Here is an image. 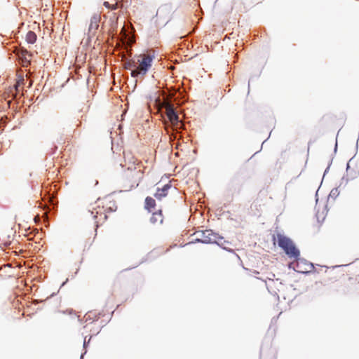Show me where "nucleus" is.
I'll return each mask as SVG.
<instances>
[{
  "label": "nucleus",
  "mask_w": 359,
  "mask_h": 359,
  "mask_svg": "<svg viewBox=\"0 0 359 359\" xmlns=\"http://www.w3.org/2000/svg\"><path fill=\"white\" fill-rule=\"evenodd\" d=\"M277 243L278 246L283 250L289 258L297 259L300 256L299 250L296 248L294 243L290 238L278 233Z\"/></svg>",
  "instance_id": "obj_2"
},
{
  "label": "nucleus",
  "mask_w": 359,
  "mask_h": 359,
  "mask_svg": "<svg viewBox=\"0 0 359 359\" xmlns=\"http://www.w3.org/2000/svg\"><path fill=\"white\" fill-rule=\"evenodd\" d=\"M349 168V164H347V170Z\"/></svg>",
  "instance_id": "obj_14"
},
{
  "label": "nucleus",
  "mask_w": 359,
  "mask_h": 359,
  "mask_svg": "<svg viewBox=\"0 0 359 359\" xmlns=\"http://www.w3.org/2000/svg\"><path fill=\"white\" fill-rule=\"evenodd\" d=\"M196 235V242L202 243H216L221 246L224 249H226L224 243H227L226 241H223V237L219 236L217 233L213 232L210 229H206L205 231H197Z\"/></svg>",
  "instance_id": "obj_1"
},
{
  "label": "nucleus",
  "mask_w": 359,
  "mask_h": 359,
  "mask_svg": "<svg viewBox=\"0 0 359 359\" xmlns=\"http://www.w3.org/2000/svg\"><path fill=\"white\" fill-rule=\"evenodd\" d=\"M26 41L29 44H34L36 40V35L32 31H29L25 36Z\"/></svg>",
  "instance_id": "obj_8"
},
{
  "label": "nucleus",
  "mask_w": 359,
  "mask_h": 359,
  "mask_svg": "<svg viewBox=\"0 0 359 359\" xmlns=\"http://www.w3.org/2000/svg\"><path fill=\"white\" fill-rule=\"evenodd\" d=\"M275 277V275L274 274H272L271 277H269L268 278L269 280H273V278Z\"/></svg>",
  "instance_id": "obj_12"
},
{
  "label": "nucleus",
  "mask_w": 359,
  "mask_h": 359,
  "mask_svg": "<svg viewBox=\"0 0 359 359\" xmlns=\"http://www.w3.org/2000/svg\"><path fill=\"white\" fill-rule=\"evenodd\" d=\"M337 144L336 143V144H335V149H337Z\"/></svg>",
  "instance_id": "obj_15"
},
{
  "label": "nucleus",
  "mask_w": 359,
  "mask_h": 359,
  "mask_svg": "<svg viewBox=\"0 0 359 359\" xmlns=\"http://www.w3.org/2000/svg\"><path fill=\"white\" fill-rule=\"evenodd\" d=\"M295 259V262H292L289 264L290 269H292L295 271L301 273H309L313 270V264L308 262L304 259H300L299 257Z\"/></svg>",
  "instance_id": "obj_4"
},
{
  "label": "nucleus",
  "mask_w": 359,
  "mask_h": 359,
  "mask_svg": "<svg viewBox=\"0 0 359 359\" xmlns=\"http://www.w3.org/2000/svg\"><path fill=\"white\" fill-rule=\"evenodd\" d=\"M171 188V185L169 184H165L162 189H157L156 192L154 194V196L158 199L161 200L163 197H165L168 194V190Z\"/></svg>",
  "instance_id": "obj_6"
},
{
  "label": "nucleus",
  "mask_w": 359,
  "mask_h": 359,
  "mask_svg": "<svg viewBox=\"0 0 359 359\" xmlns=\"http://www.w3.org/2000/svg\"><path fill=\"white\" fill-rule=\"evenodd\" d=\"M153 60L151 55H140L137 60L139 64H137L136 69H133L131 76L134 78L144 76L151 67Z\"/></svg>",
  "instance_id": "obj_3"
},
{
  "label": "nucleus",
  "mask_w": 359,
  "mask_h": 359,
  "mask_svg": "<svg viewBox=\"0 0 359 359\" xmlns=\"http://www.w3.org/2000/svg\"><path fill=\"white\" fill-rule=\"evenodd\" d=\"M155 206V200L151 197H147L145 199V208L149 211L151 210V208Z\"/></svg>",
  "instance_id": "obj_9"
},
{
  "label": "nucleus",
  "mask_w": 359,
  "mask_h": 359,
  "mask_svg": "<svg viewBox=\"0 0 359 359\" xmlns=\"http://www.w3.org/2000/svg\"><path fill=\"white\" fill-rule=\"evenodd\" d=\"M158 220H160L161 222H162L161 212L158 214L154 213L153 216L151 218V222H154V223L156 222Z\"/></svg>",
  "instance_id": "obj_11"
},
{
  "label": "nucleus",
  "mask_w": 359,
  "mask_h": 359,
  "mask_svg": "<svg viewBox=\"0 0 359 359\" xmlns=\"http://www.w3.org/2000/svg\"><path fill=\"white\" fill-rule=\"evenodd\" d=\"M109 3L108 2H104V5L107 6H108Z\"/></svg>",
  "instance_id": "obj_13"
},
{
  "label": "nucleus",
  "mask_w": 359,
  "mask_h": 359,
  "mask_svg": "<svg viewBox=\"0 0 359 359\" xmlns=\"http://www.w3.org/2000/svg\"><path fill=\"white\" fill-rule=\"evenodd\" d=\"M163 107L165 109L166 115L170 122V123L173 126L177 125L179 123V116L175 111L173 106L168 103L167 101L163 103Z\"/></svg>",
  "instance_id": "obj_5"
},
{
  "label": "nucleus",
  "mask_w": 359,
  "mask_h": 359,
  "mask_svg": "<svg viewBox=\"0 0 359 359\" xmlns=\"http://www.w3.org/2000/svg\"><path fill=\"white\" fill-rule=\"evenodd\" d=\"M99 20L100 18L97 15H93L90 18V22L88 27V31L90 33H94V32L99 27Z\"/></svg>",
  "instance_id": "obj_7"
},
{
  "label": "nucleus",
  "mask_w": 359,
  "mask_h": 359,
  "mask_svg": "<svg viewBox=\"0 0 359 359\" xmlns=\"http://www.w3.org/2000/svg\"><path fill=\"white\" fill-rule=\"evenodd\" d=\"M124 66H125V68H126L128 69H130L132 72L133 69H136L137 62H135V61H128L127 62H125Z\"/></svg>",
  "instance_id": "obj_10"
}]
</instances>
